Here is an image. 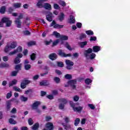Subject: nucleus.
<instances>
[{"label":"nucleus","mask_w":130,"mask_h":130,"mask_svg":"<svg viewBox=\"0 0 130 130\" xmlns=\"http://www.w3.org/2000/svg\"><path fill=\"white\" fill-rule=\"evenodd\" d=\"M2 22L6 24L5 27H6L7 28L11 27L13 23V21H12V20L10 19V18L7 17H4L2 18Z\"/></svg>","instance_id":"1"},{"label":"nucleus","mask_w":130,"mask_h":130,"mask_svg":"<svg viewBox=\"0 0 130 130\" xmlns=\"http://www.w3.org/2000/svg\"><path fill=\"white\" fill-rule=\"evenodd\" d=\"M21 19H23V14L22 13H21L18 17L15 20V23L17 24V28H21L22 26V22L20 20Z\"/></svg>","instance_id":"2"},{"label":"nucleus","mask_w":130,"mask_h":130,"mask_svg":"<svg viewBox=\"0 0 130 130\" xmlns=\"http://www.w3.org/2000/svg\"><path fill=\"white\" fill-rule=\"evenodd\" d=\"M22 50H23V49H22V47L21 46H19L16 48V50H14L12 52H10L9 53V55H14V54H16V53L22 52Z\"/></svg>","instance_id":"3"},{"label":"nucleus","mask_w":130,"mask_h":130,"mask_svg":"<svg viewBox=\"0 0 130 130\" xmlns=\"http://www.w3.org/2000/svg\"><path fill=\"white\" fill-rule=\"evenodd\" d=\"M93 52V50L91 48H89L87 50H85L84 52L85 57H88L89 54H91Z\"/></svg>","instance_id":"4"},{"label":"nucleus","mask_w":130,"mask_h":130,"mask_svg":"<svg viewBox=\"0 0 130 130\" xmlns=\"http://www.w3.org/2000/svg\"><path fill=\"white\" fill-rule=\"evenodd\" d=\"M45 127L46 128H48L49 130H54V126H53V124L52 122H47L46 124Z\"/></svg>","instance_id":"5"},{"label":"nucleus","mask_w":130,"mask_h":130,"mask_svg":"<svg viewBox=\"0 0 130 130\" xmlns=\"http://www.w3.org/2000/svg\"><path fill=\"white\" fill-rule=\"evenodd\" d=\"M41 104L40 101H36L31 106L32 109H38L39 105Z\"/></svg>","instance_id":"6"},{"label":"nucleus","mask_w":130,"mask_h":130,"mask_svg":"<svg viewBox=\"0 0 130 130\" xmlns=\"http://www.w3.org/2000/svg\"><path fill=\"white\" fill-rule=\"evenodd\" d=\"M49 58L51 59V60H55L56 58H57V55L55 53H52L49 54Z\"/></svg>","instance_id":"7"},{"label":"nucleus","mask_w":130,"mask_h":130,"mask_svg":"<svg viewBox=\"0 0 130 130\" xmlns=\"http://www.w3.org/2000/svg\"><path fill=\"white\" fill-rule=\"evenodd\" d=\"M44 2H46V0H39L38 2L37 6L38 8H39L40 9H42V8L44 7L43 3Z\"/></svg>","instance_id":"8"},{"label":"nucleus","mask_w":130,"mask_h":130,"mask_svg":"<svg viewBox=\"0 0 130 130\" xmlns=\"http://www.w3.org/2000/svg\"><path fill=\"white\" fill-rule=\"evenodd\" d=\"M11 106H12L11 101H10V100L7 101L6 102V107L7 111H10Z\"/></svg>","instance_id":"9"},{"label":"nucleus","mask_w":130,"mask_h":130,"mask_svg":"<svg viewBox=\"0 0 130 130\" xmlns=\"http://www.w3.org/2000/svg\"><path fill=\"white\" fill-rule=\"evenodd\" d=\"M58 101L60 102V103H62V104H64L66 105V104H68V100L66 98H59L58 99Z\"/></svg>","instance_id":"10"},{"label":"nucleus","mask_w":130,"mask_h":130,"mask_svg":"<svg viewBox=\"0 0 130 130\" xmlns=\"http://www.w3.org/2000/svg\"><path fill=\"white\" fill-rule=\"evenodd\" d=\"M68 22L69 23V24H75V23H76V19H75V16L72 15H70Z\"/></svg>","instance_id":"11"},{"label":"nucleus","mask_w":130,"mask_h":130,"mask_svg":"<svg viewBox=\"0 0 130 130\" xmlns=\"http://www.w3.org/2000/svg\"><path fill=\"white\" fill-rule=\"evenodd\" d=\"M50 84L49 83V82L47 80H43L41 82H40V86H49Z\"/></svg>","instance_id":"12"},{"label":"nucleus","mask_w":130,"mask_h":130,"mask_svg":"<svg viewBox=\"0 0 130 130\" xmlns=\"http://www.w3.org/2000/svg\"><path fill=\"white\" fill-rule=\"evenodd\" d=\"M43 8H44V9L46 10L50 11V10H51V5L49 4V3H45Z\"/></svg>","instance_id":"13"},{"label":"nucleus","mask_w":130,"mask_h":130,"mask_svg":"<svg viewBox=\"0 0 130 130\" xmlns=\"http://www.w3.org/2000/svg\"><path fill=\"white\" fill-rule=\"evenodd\" d=\"M101 48L100 46H94L92 48V51L94 52H98L100 51Z\"/></svg>","instance_id":"14"},{"label":"nucleus","mask_w":130,"mask_h":130,"mask_svg":"<svg viewBox=\"0 0 130 130\" xmlns=\"http://www.w3.org/2000/svg\"><path fill=\"white\" fill-rule=\"evenodd\" d=\"M61 125L63 126L65 129H71L72 128V126L71 124H66L64 123H61Z\"/></svg>","instance_id":"15"},{"label":"nucleus","mask_w":130,"mask_h":130,"mask_svg":"<svg viewBox=\"0 0 130 130\" xmlns=\"http://www.w3.org/2000/svg\"><path fill=\"white\" fill-rule=\"evenodd\" d=\"M15 70H16V71H18L19 72V71H21L22 70V64H18L15 66Z\"/></svg>","instance_id":"16"},{"label":"nucleus","mask_w":130,"mask_h":130,"mask_svg":"<svg viewBox=\"0 0 130 130\" xmlns=\"http://www.w3.org/2000/svg\"><path fill=\"white\" fill-rule=\"evenodd\" d=\"M68 85H76L77 84V79H74V80H69L68 82Z\"/></svg>","instance_id":"17"},{"label":"nucleus","mask_w":130,"mask_h":130,"mask_svg":"<svg viewBox=\"0 0 130 130\" xmlns=\"http://www.w3.org/2000/svg\"><path fill=\"white\" fill-rule=\"evenodd\" d=\"M37 42L35 41H31L27 43L28 46H34L35 45H36Z\"/></svg>","instance_id":"18"},{"label":"nucleus","mask_w":130,"mask_h":130,"mask_svg":"<svg viewBox=\"0 0 130 130\" xmlns=\"http://www.w3.org/2000/svg\"><path fill=\"white\" fill-rule=\"evenodd\" d=\"M74 111H77V112H81L82 110H83V107H74L73 109Z\"/></svg>","instance_id":"19"},{"label":"nucleus","mask_w":130,"mask_h":130,"mask_svg":"<svg viewBox=\"0 0 130 130\" xmlns=\"http://www.w3.org/2000/svg\"><path fill=\"white\" fill-rule=\"evenodd\" d=\"M39 128V123L38 122L35 123L32 127V129L33 130H38Z\"/></svg>","instance_id":"20"},{"label":"nucleus","mask_w":130,"mask_h":130,"mask_svg":"<svg viewBox=\"0 0 130 130\" xmlns=\"http://www.w3.org/2000/svg\"><path fill=\"white\" fill-rule=\"evenodd\" d=\"M9 46L11 49H15L17 47V42H12Z\"/></svg>","instance_id":"21"},{"label":"nucleus","mask_w":130,"mask_h":130,"mask_svg":"<svg viewBox=\"0 0 130 130\" xmlns=\"http://www.w3.org/2000/svg\"><path fill=\"white\" fill-rule=\"evenodd\" d=\"M6 10H7V8H6V6H2L0 8V13L4 14L6 13Z\"/></svg>","instance_id":"22"},{"label":"nucleus","mask_w":130,"mask_h":130,"mask_svg":"<svg viewBox=\"0 0 130 130\" xmlns=\"http://www.w3.org/2000/svg\"><path fill=\"white\" fill-rule=\"evenodd\" d=\"M53 81L56 84H59L60 83V78L59 77H55L53 78Z\"/></svg>","instance_id":"23"},{"label":"nucleus","mask_w":130,"mask_h":130,"mask_svg":"<svg viewBox=\"0 0 130 130\" xmlns=\"http://www.w3.org/2000/svg\"><path fill=\"white\" fill-rule=\"evenodd\" d=\"M87 43H88V42L87 41L81 42L79 43V45L81 48H84L85 47V46H86V45H87Z\"/></svg>","instance_id":"24"},{"label":"nucleus","mask_w":130,"mask_h":130,"mask_svg":"<svg viewBox=\"0 0 130 130\" xmlns=\"http://www.w3.org/2000/svg\"><path fill=\"white\" fill-rule=\"evenodd\" d=\"M58 54L61 57H64L66 56V53L62 51V50H59Z\"/></svg>","instance_id":"25"},{"label":"nucleus","mask_w":130,"mask_h":130,"mask_svg":"<svg viewBox=\"0 0 130 130\" xmlns=\"http://www.w3.org/2000/svg\"><path fill=\"white\" fill-rule=\"evenodd\" d=\"M64 78L66 80H72V79H73V76L71 74H66L64 76Z\"/></svg>","instance_id":"26"},{"label":"nucleus","mask_w":130,"mask_h":130,"mask_svg":"<svg viewBox=\"0 0 130 130\" xmlns=\"http://www.w3.org/2000/svg\"><path fill=\"white\" fill-rule=\"evenodd\" d=\"M66 63L67 66H74V62L71 61V60L67 59L66 60Z\"/></svg>","instance_id":"27"},{"label":"nucleus","mask_w":130,"mask_h":130,"mask_svg":"<svg viewBox=\"0 0 130 130\" xmlns=\"http://www.w3.org/2000/svg\"><path fill=\"white\" fill-rule=\"evenodd\" d=\"M9 122L10 124H17V121L12 118L9 119Z\"/></svg>","instance_id":"28"},{"label":"nucleus","mask_w":130,"mask_h":130,"mask_svg":"<svg viewBox=\"0 0 130 130\" xmlns=\"http://www.w3.org/2000/svg\"><path fill=\"white\" fill-rule=\"evenodd\" d=\"M17 80L14 79L11 82L9 83V87H12V86H14V85H16L17 84Z\"/></svg>","instance_id":"29"},{"label":"nucleus","mask_w":130,"mask_h":130,"mask_svg":"<svg viewBox=\"0 0 130 130\" xmlns=\"http://www.w3.org/2000/svg\"><path fill=\"white\" fill-rule=\"evenodd\" d=\"M20 100L22 102H26V101H28V98L24 96V95H21L20 96Z\"/></svg>","instance_id":"30"},{"label":"nucleus","mask_w":130,"mask_h":130,"mask_svg":"<svg viewBox=\"0 0 130 130\" xmlns=\"http://www.w3.org/2000/svg\"><path fill=\"white\" fill-rule=\"evenodd\" d=\"M60 39L62 41H66V40H69V37H68L67 36H61L60 37Z\"/></svg>","instance_id":"31"},{"label":"nucleus","mask_w":130,"mask_h":130,"mask_svg":"<svg viewBox=\"0 0 130 130\" xmlns=\"http://www.w3.org/2000/svg\"><path fill=\"white\" fill-rule=\"evenodd\" d=\"M21 6H22V4H21L20 3H15L13 5V7H14V8H15V9H19V8H20L21 7Z\"/></svg>","instance_id":"32"},{"label":"nucleus","mask_w":130,"mask_h":130,"mask_svg":"<svg viewBox=\"0 0 130 130\" xmlns=\"http://www.w3.org/2000/svg\"><path fill=\"white\" fill-rule=\"evenodd\" d=\"M46 20L48 21V22H52V16L51 15L48 14L46 16Z\"/></svg>","instance_id":"33"},{"label":"nucleus","mask_w":130,"mask_h":130,"mask_svg":"<svg viewBox=\"0 0 130 130\" xmlns=\"http://www.w3.org/2000/svg\"><path fill=\"white\" fill-rule=\"evenodd\" d=\"M54 28H55V29H62V28H63V25L56 24L54 25Z\"/></svg>","instance_id":"34"},{"label":"nucleus","mask_w":130,"mask_h":130,"mask_svg":"<svg viewBox=\"0 0 130 130\" xmlns=\"http://www.w3.org/2000/svg\"><path fill=\"white\" fill-rule=\"evenodd\" d=\"M14 62L15 63V64H18V63L21 62V59L19 58V57H16L15 58Z\"/></svg>","instance_id":"35"},{"label":"nucleus","mask_w":130,"mask_h":130,"mask_svg":"<svg viewBox=\"0 0 130 130\" xmlns=\"http://www.w3.org/2000/svg\"><path fill=\"white\" fill-rule=\"evenodd\" d=\"M53 35L55 36L56 38H59V37H60V34L57 32L56 31H53Z\"/></svg>","instance_id":"36"},{"label":"nucleus","mask_w":130,"mask_h":130,"mask_svg":"<svg viewBox=\"0 0 130 130\" xmlns=\"http://www.w3.org/2000/svg\"><path fill=\"white\" fill-rule=\"evenodd\" d=\"M22 82L24 83V84H25L27 85L31 83V81L27 80V78H24V80H22Z\"/></svg>","instance_id":"37"},{"label":"nucleus","mask_w":130,"mask_h":130,"mask_svg":"<svg viewBox=\"0 0 130 130\" xmlns=\"http://www.w3.org/2000/svg\"><path fill=\"white\" fill-rule=\"evenodd\" d=\"M10 64L7 63H2L0 64V68H9Z\"/></svg>","instance_id":"38"},{"label":"nucleus","mask_w":130,"mask_h":130,"mask_svg":"<svg viewBox=\"0 0 130 130\" xmlns=\"http://www.w3.org/2000/svg\"><path fill=\"white\" fill-rule=\"evenodd\" d=\"M57 66L58 68H63L64 64H63V62L61 61H58L57 62Z\"/></svg>","instance_id":"39"},{"label":"nucleus","mask_w":130,"mask_h":130,"mask_svg":"<svg viewBox=\"0 0 130 130\" xmlns=\"http://www.w3.org/2000/svg\"><path fill=\"white\" fill-rule=\"evenodd\" d=\"M24 35L25 36H28L29 35H31V32L29 30H23L22 31Z\"/></svg>","instance_id":"40"},{"label":"nucleus","mask_w":130,"mask_h":130,"mask_svg":"<svg viewBox=\"0 0 130 130\" xmlns=\"http://www.w3.org/2000/svg\"><path fill=\"white\" fill-rule=\"evenodd\" d=\"M30 59L31 60H35L36 59V54L32 53L30 55Z\"/></svg>","instance_id":"41"},{"label":"nucleus","mask_w":130,"mask_h":130,"mask_svg":"<svg viewBox=\"0 0 130 130\" xmlns=\"http://www.w3.org/2000/svg\"><path fill=\"white\" fill-rule=\"evenodd\" d=\"M10 48H11V47L9 45H6L5 48L4 49L5 52L6 53L9 52V51H10Z\"/></svg>","instance_id":"42"},{"label":"nucleus","mask_w":130,"mask_h":130,"mask_svg":"<svg viewBox=\"0 0 130 130\" xmlns=\"http://www.w3.org/2000/svg\"><path fill=\"white\" fill-rule=\"evenodd\" d=\"M80 118H77L75 119V122H74V125L75 126H78V124L80 123Z\"/></svg>","instance_id":"43"},{"label":"nucleus","mask_w":130,"mask_h":130,"mask_svg":"<svg viewBox=\"0 0 130 130\" xmlns=\"http://www.w3.org/2000/svg\"><path fill=\"white\" fill-rule=\"evenodd\" d=\"M66 105L62 103H60L59 106H58V109H60V110H62L64 109V106Z\"/></svg>","instance_id":"44"},{"label":"nucleus","mask_w":130,"mask_h":130,"mask_svg":"<svg viewBox=\"0 0 130 130\" xmlns=\"http://www.w3.org/2000/svg\"><path fill=\"white\" fill-rule=\"evenodd\" d=\"M86 34H87V35H94V32H93V31L91 30H86L85 31Z\"/></svg>","instance_id":"45"},{"label":"nucleus","mask_w":130,"mask_h":130,"mask_svg":"<svg viewBox=\"0 0 130 130\" xmlns=\"http://www.w3.org/2000/svg\"><path fill=\"white\" fill-rule=\"evenodd\" d=\"M85 84H86V85H90V84H91V83H92V80H91L89 78H87L85 80Z\"/></svg>","instance_id":"46"},{"label":"nucleus","mask_w":130,"mask_h":130,"mask_svg":"<svg viewBox=\"0 0 130 130\" xmlns=\"http://www.w3.org/2000/svg\"><path fill=\"white\" fill-rule=\"evenodd\" d=\"M18 73L19 72L17 71H12L11 74V77H16L18 75Z\"/></svg>","instance_id":"47"},{"label":"nucleus","mask_w":130,"mask_h":130,"mask_svg":"<svg viewBox=\"0 0 130 130\" xmlns=\"http://www.w3.org/2000/svg\"><path fill=\"white\" fill-rule=\"evenodd\" d=\"M59 42V39H57L55 41H54L53 42V44L52 45V47H53L54 46H56V45H57V44H58Z\"/></svg>","instance_id":"48"},{"label":"nucleus","mask_w":130,"mask_h":130,"mask_svg":"<svg viewBox=\"0 0 130 130\" xmlns=\"http://www.w3.org/2000/svg\"><path fill=\"white\" fill-rule=\"evenodd\" d=\"M95 57H96V54L94 53H91V54L89 55L90 59H94Z\"/></svg>","instance_id":"49"},{"label":"nucleus","mask_w":130,"mask_h":130,"mask_svg":"<svg viewBox=\"0 0 130 130\" xmlns=\"http://www.w3.org/2000/svg\"><path fill=\"white\" fill-rule=\"evenodd\" d=\"M28 123L29 125H32L34 123V121H33V119L32 118H29L28 120Z\"/></svg>","instance_id":"50"},{"label":"nucleus","mask_w":130,"mask_h":130,"mask_svg":"<svg viewBox=\"0 0 130 130\" xmlns=\"http://www.w3.org/2000/svg\"><path fill=\"white\" fill-rule=\"evenodd\" d=\"M13 89L16 92H19L20 93L22 92V90L17 86H14Z\"/></svg>","instance_id":"51"},{"label":"nucleus","mask_w":130,"mask_h":130,"mask_svg":"<svg viewBox=\"0 0 130 130\" xmlns=\"http://www.w3.org/2000/svg\"><path fill=\"white\" fill-rule=\"evenodd\" d=\"M65 46L66 47V48H68L69 50H70L71 51H72V50H73V49H72V47H71V46L69 45V43H66L65 44Z\"/></svg>","instance_id":"52"},{"label":"nucleus","mask_w":130,"mask_h":130,"mask_svg":"<svg viewBox=\"0 0 130 130\" xmlns=\"http://www.w3.org/2000/svg\"><path fill=\"white\" fill-rule=\"evenodd\" d=\"M63 19H64V14L63 13H61L60 15L59 16V20L61 21Z\"/></svg>","instance_id":"53"},{"label":"nucleus","mask_w":130,"mask_h":130,"mask_svg":"<svg viewBox=\"0 0 130 130\" xmlns=\"http://www.w3.org/2000/svg\"><path fill=\"white\" fill-rule=\"evenodd\" d=\"M24 69L26 70V71H29V69H31V65L29 64H26L24 66Z\"/></svg>","instance_id":"54"},{"label":"nucleus","mask_w":130,"mask_h":130,"mask_svg":"<svg viewBox=\"0 0 130 130\" xmlns=\"http://www.w3.org/2000/svg\"><path fill=\"white\" fill-rule=\"evenodd\" d=\"M26 87H27V85L24 83V82H21L20 84V88H21V89H25L26 88Z\"/></svg>","instance_id":"55"},{"label":"nucleus","mask_w":130,"mask_h":130,"mask_svg":"<svg viewBox=\"0 0 130 130\" xmlns=\"http://www.w3.org/2000/svg\"><path fill=\"white\" fill-rule=\"evenodd\" d=\"M87 36L85 34H81L80 36V39H84V38H86Z\"/></svg>","instance_id":"56"},{"label":"nucleus","mask_w":130,"mask_h":130,"mask_svg":"<svg viewBox=\"0 0 130 130\" xmlns=\"http://www.w3.org/2000/svg\"><path fill=\"white\" fill-rule=\"evenodd\" d=\"M74 101H75V102H77L79 101V99H80V97L78 95L74 96Z\"/></svg>","instance_id":"57"},{"label":"nucleus","mask_w":130,"mask_h":130,"mask_svg":"<svg viewBox=\"0 0 130 130\" xmlns=\"http://www.w3.org/2000/svg\"><path fill=\"white\" fill-rule=\"evenodd\" d=\"M97 40V37H90L89 41H96Z\"/></svg>","instance_id":"58"},{"label":"nucleus","mask_w":130,"mask_h":130,"mask_svg":"<svg viewBox=\"0 0 130 130\" xmlns=\"http://www.w3.org/2000/svg\"><path fill=\"white\" fill-rule=\"evenodd\" d=\"M51 42H52V40H50V41H45V44L46 45H50L51 43Z\"/></svg>","instance_id":"59"},{"label":"nucleus","mask_w":130,"mask_h":130,"mask_svg":"<svg viewBox=\"0 0 130 130\" xmlns=\"http://www.w3.org/2000/svg\"><path fill=\"white\" fill-rule=\"evenodd\" d=\"M70 105L71 107H72L73 109L75 108V106H76V105H75V103H74V102L70 101Z\"/></svg>","instance_id":"60"},{"label":"nucleus","mask_w":130,"mask_h":130,"mask_svg":"<svg viewBox=\"0 0 130 130\" xmlns=\"http://www.w3.org/2000/svg\"><path fill=\"white\" fill-rule=\"evenodd\" d=\"M55 72V73L59 76H60V75H62V73H61V71H60V70L56 69Z\"/></svg>","instance_id":"61"},{"label":"nucleus","mask_w":130,"mask_h":130,"mask_svg":"<svg viewBox=\"0 0 130 130\" xmlns=\"http://www.w3.org/2000/svg\"><path fill=\"white\" fill-rule=\"evenodd\" d=\"M88 107L90 108V109H92V110H94L95 109V106L93 104H88Z\"/></svg>","instance_id":"62"},{"label":"nucleus","mask_w":130,"mask_h":130,"mask_svg":"<svg viewBox=\"0 0 130 130\" xmlns=\"http://www.w3.org/2000/svg\"><path fill=\"white\" fill-rule=\"evenodd\" d=\"M46 121L48 122L50 120H51L52 118L50 117V116H47L45 117Z\"/></svg>","instance_id":"63"},{"label":"nucleus","mask_w":130,"mask_h":130,"mask_svg":"<svg viewBox=\"0 0 130 130\" xmlns=\"http://www.w3.org/2000/svg\"><path fill=\"white\" fill-rule=\"evenodd\" d=\"M60 5H61V6H62V7H66V6H67V4H66V2H64V1H60L59 2Z\"/></svg>","instance_id":"64"}]
</instances>
